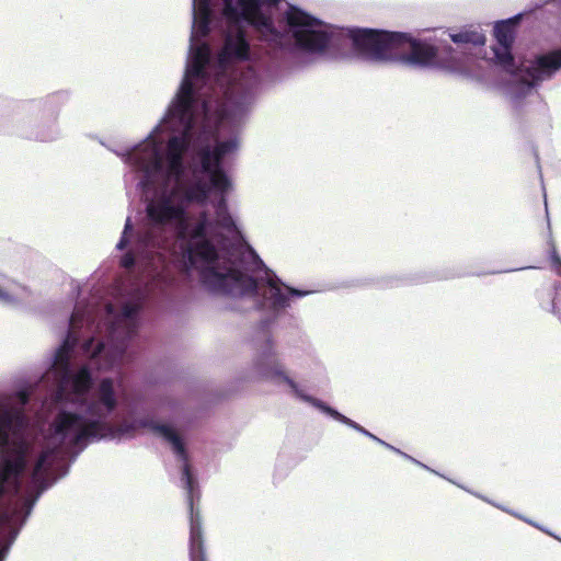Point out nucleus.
Wrapping results in <instances>:
<instances>
[{
	"instance_id": "nucleus-6",
	"label": "nucleus",
	"mask_w": 561,
	"mask_h": 561,
	"mask_svg": "<svg viewBox=\"0 0 561 561\" xmlns=\"http://www.w3.org/2000/svg\"><path fill=\"white\" fill-rule=\"evenodd\" d=\"M522 14H517L508 20L499 21L494 25V36L496 44L492 47L494 59L505 71L513 72V56L511 48L515 36V25Z\"/></svg>"
},
{
	"instance_id": "nucleus-5",
	"label": "nucleus",
	"mask_w": 561,
	"mask_h": 561,
	"mask_svg": "<svg viewBox=\"0 0 561 561\" xmlns=\"http://www.w3.org/2000/svg\"><path fill=\"white\" fill-rule=\"evenodd\" d=\"M61 94H53L45 100L33 101L23 106L21 119L24 121L26 116H32L36 124L28 126L22 122L16 131L26 138L35 139L38 141H53L60 136V129L57 124L59 108L61 106Z\"/></svg>"
},
{
	"instance_id": "nucleus-9",
	"label": "nucleus",
	"mask_w": 561,
	"mask_h": 561,
	"mask_svg": "<svg viewBox=\"0 0 561 561\" xmlns=\"http://www.w3.org/2000/svg\"><path fill=\"white\" fill-rule=\"evenodd\" d=\"M473 494H474L476 496H478V497L482 499L483 501H485V502H488V503H491L492 505H494V506L499 507L500 510H502V511H504V512H507V513L512 514L513 516H516V517H518V518L523 519V520H524V522H526L527 524H530V525H533V526H535V527L539 528L540 530H542V531H545V533H547V534H549V535H551V536H552V534H551L550 531H548V530H547V529H545L543 527L539 526V525H538V524H536L535 522H533V520H530V519H528V518H526V517H524V516H522V515H519V514H517V513H515V512H513V511H511V510H508V508H506V507H504V506H502V505L495 504V503H493V502L489 501L488 499H485L484 496H482V495H480V494H477V493H473Z\"/></svg>"
},
{
	"instance_id": "nucleus-2",
	"label": "nucleus",
	"mask_w": 561,
	"mask_h": 561,
	"mask_svg": "<svg viewBox=\"0 0 561 561\" xmlns=\"http://www.w3.org/2000/svg\"><path fill=\"white\" fill-rule=\"evenodd\" d=\"M134 238L123 249L121 265H138L142 279L135 285L119 311L104 307L77 305L69 319L67 335L56 350L47 375L57 381L51 419L45 432L25 415L30 393L18 391L0 399V561H4L25 520L41 495L68 474L70 465L91 443L101 439L133 438L139 428H149L171 444L182 462V481L190 507V561H206L202 523L194 511L197 484L191 472L181 437L172 427L150 420L110 423L118 405L115 382L101 379L92 388L88 366L71 369L73 346L80 339L83 353L98 360V368L112 369L122 359L127 342L139 327V311L154 289L172 285L169 271L172 236L162 244L134 251Z\"/></svg>"
},
{
	"instance_id": "nucleus-3",
	"label": "nucleus",
	"mask_w": 561,
	"mask_h": 561,
	"mask_svg": "<svg viewBox=\"0 0 561 561\" xmlns=\"http://www.w3.org/2000/svg\"><path fill=\"white\" fill-rule=\"evenodd\" d=\"M253 370L257 378L273 382L275 386L286 383L293 393L304 402H307L321 412L331 416L335 421L355 430L370 439H377V436L364 428L362 425L343 415L337 410L325 404L323 401L304 392L299 385L291 379L283 369L279 363L278 354L274 348L273 339L270 335L264 336L257 348V353L253 360Z\"/></svg>"
},
{
	"instance_id": "nucleus-1",
	"label": "nucleus",
	"mask_w": 561,
	"mask_h": 561,
	"mask_svg": "<svg viewBox=\"0 0 561 561\" xmlns=\"http://www.w3.org/2000/svg\"><path fill=\"white\" fill-rule=\"evenodd\" d=\"M280 0H193L190 48L181 82L162 117L145 139L114 150L138 176L146 194V221L125 220L116 249L134 238V251L162 244L171 228L182 265H265L229 213L232 182L225 159L238 150L236 137L218 140L219 125L243 112L263 81L275 82L279 67L262 75L250 60L242 24L253 26L272 50L296 53L308 61L353 54L368 62L455 71V48L407 33L342 28L288 3L276 28L264 3Z\"/></svg>"
},
{
	"instance_id": "nucleus-8",
	"label": "nucleus",
	"mask_w": 561,
	"mask_h": 561,
	"mask_svg": "<svg viewBox=\"0 0 561 561\" xmlns=\"http://www.w3.org/2000/svg\"><path fill=\"white\" fill-rule=\"evenodd\" d=\"M450 39L457 45L482 46L485 44L483 33L474 30H463L459 33L450 34Z\"/></svg>"
},
{
	"instance_id": "nucleus-11",
	"label": "nucleus",
	"mask_w": 561,
	"mask_h": 561,
	"mask_svg": "<svg viewBox=\"0 0 561 561\" xmlns=\"http://www.w3.org/2000/svg\"><path fill=\"white\" fill-rule=\"evenodd\" d=\"M392 451H394L396 454H398V455L402 456L404 459H408V460L412 461L413 463H415V465H417V466H420V467H422V468H424V469H426V470H428V471H431V472H434V473L438 474L435 470L431 469V468H430V467H427L426 465H424V463H422L421 461L416 460V459H415V458H413L412 456H410V455H408V454L403 453V451H402V450H400L399 448H396V447H394V449H392Z\"/></svg>"
},
{
	"instance_id": "nucleus-12",
	"label": "nucleus",
	"mask_w": 561,
	"mask_h": 561,
	"mask_svg": "<svg viewBox=\"0 0 561 561\" xmlns=\"http://www.w3.org/2000/svg\"><path fill=\"white\" fill-rule=\"evenodd\" d=\"M373 440L378 443V444H380V445H382V446H385L387 449H390V450L394 449V446L388 444L387 442L382 440L379 437H377V439H373Z\"/></svg>"
},
{
	"instance_id": "nucleus-4",
	"label": "nucleus",
	"mask_w": 561,
	"mask_h": 561,
	"mask_svg": "<svg viewBox=\"0 0 561 561\" xmlns=\"http://www.w3.org/2000/svg\"><path fill=\"white\" fill-rule=\"evenodd\" d=\"M561 71V46L548 51L537 54L525 66L524 73H514L505 85V94L514 106H518L533 89L543 81L551 80L557 72Z\"/></svg>"
},
{
	"instance_id": "nucleus-7",
	"label": "nucleus",
	"mask_w": 561,
	"mask_h": 561,
	"mask_svg": "<svg viewBox=\"0 0 561 561\" xmlns=\"http://www.w3.org/2000/svg\"><path fill=\"white\" fill-rule=\"evenodd\" d=\"M32 296L28 287L14 280H7L0 284V302L7 306H19L27 301Z\"/></svg>"
},
{
	"instance_id": "nucleus-10",
	"label": "nucleus",
	"mask_w": 561,
	"mask_h": 561,
	"mask_svg": "<svg viewBox=\"0 0 561 561\" xmlns=\"http://www.w3.org/2000/svg\"><path fill=\"white\" fill-rule=\"evenodd\" d=\"M550 262L556 274L561 276V257L559 256L554 248H552L550 252Z\"/></svg>"
},
{
	"instance_id": "nucleus-13",
	"label": "nucleus",
	"mask_w": 561,
	"mask_h": 561,
	"mask_svg": "<svg viewBox=\"0 0 561 561\" xmlns=\"http://www.w3.org/2000/svg\"><path fill=\"white\" fill-rule=\"evenodd\" d=\"M551 312L556 316H558L561 320V316L559 314L558 310H557V306L554 302H552V308H551Z\"/></svg>"
}]
</instances>
